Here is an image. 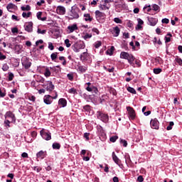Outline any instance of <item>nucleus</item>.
<instances>
[{
  "instance_id": "f257e3e1",
  "label": "nucleus",
  "mask_w": 182,
  "mask_h": 182,
  "mask_svg": "<svg viewBox=\"0 0 182 182\" xmlns=\"http://www.w3.org/2000/svg\"><path fill=\"white\" fill-rule=\"evenodd\" d=\"M120 58L121 59H125L127 60H128V63H129V65H131L132 66H133L134 68V63L133 62H134V59H136L134 58V56L132 54H129V53L122 51L120 53Z\"/></svg>"
},
{
  "instance_id": "f03ea898",
  "label": "nucleus",
  "mask_w": 182,
  "mask_h": 182,
  "mask_svg": "<svg viewBox=\"0 0 182 182\" xmlns=\"http://www.w3.org/2000/svg\"><path fill=\"white\" fill-rule=\"evenodd\" d=\"M85 48L86 45L85 44V42L82 41H77L72 46L73 50H74L76 53H78V52H80V50L85 49Z\"/></svg>"
},
{
  "instance_id": "7ed1b4c3",
  "label": "nucleus",
  "mask_w": 182,
  "mask_h": 182,
  "mask_svg": "<svg viewBox=\"0 0 182 182\" xmlns=\"http://www.w3.org/2000/svg\"><path fill=\"white\" fill-rule=\"evenodd\" d=\"M80 13V9L79 7L74 6H72L71 11L70 12V19H79V14Z\"/></svg>"
},
{
  "instance_id": "20e7f679",
  "label": "nucleus",
  "mask_w": 182,
  "mask_h": 182,
  "mask_svg": "<svg viewBox=\"0 0 182 182\" xmlns=\"http://www.w3.org/2000/svg\"><path fill=\"white\" fill-rule=\"evenodd\" d=\"M95 18L99 23H104L106 19V14L99 10L95 11Z\"/></svg>"
},
{
  "instance_id": "39448f33",
  "label": "nucleus",
  "mask_w": 182,
  "mask_h": 182,
  "mask_svg": "<svg viewBox=\"0 0 182 182\" xmlns=\"http://www.w3.org/2000/svg\"><path fill=\"white\" fill-rule=\"evenodd\" d=\"M97 117L104 123H107V122H109V115L100 111L97 112Z\"/></svg>"
},
{
  "instance_id": "423d86ee",
  "label": "nucleus",
  "mask_w": 182,
  "mask_h": 182,
  "mask_svg": "<svg viewBox=\"0 0 182 182\" xmlns=\"http://www.w3.org/2000/svg\"><path fill=\"white\" fill-rule=\"evenodd\" d=\"M53 99H58V92H55V96L52 97L49 95H45L43 97V102L46 105H52V102H53Z\"/></svg>"
},
{
  "instance_id": "0eeeda50",
  "label": "nucleus",
  "mask_w": 182,
  "mask_h": 182,
  "mask_svg": "<svg viewBox=\"0 0 182 182\" xmlns=\"http://www.w3.org/2000/svg\"><path fill=\"white\" fill-rule=\"evenodd\" d=\"M41 136L43 137V139H44V140H51L52 139V135L50 134V132H48V131H44L43 129H42L40 132Z\"/></svg>"
},
{
  "instance_id": "6e6552de",
  "label": "nucleus",
  "mask_w": 182,
  "mask_h": 182,
  "mask_svg": "<svg viewBox=\"0 0 182 182\" xmlns=\"http://www.w3.org/2000/svg\"><path fill=\"white\" fill-rule=\"evenodd\" d=\"M150 124H151V129H155L156 130H159L160 122H159V120L157 119V118L151 119L150 122Z\"/></svg>"
},
{
  "instance_id": "1a4fd4ad",
  "label": "nucleus",
  "mask_w": 182,
  "mask_h": 182,
  "mask_svg": "<svg viewBox=\"0 0 182 182\" xmlns=\"http://www.w3.org/2000/svg\"><path fill=\"white\" fill-rule=\"evenodd\" d=\"M24 29L26 32L31 33L33 32V23L32 21H29L26 23L24 25Z\"/></svg>"
},
{
  "instance_id": "9d476101",
  "label": "nucleus",
  "mask_w": 182,
  "mask_h": 182,
  "mask_svg": "<svg viewBox=\"0 0 182 182\" xmlns=\"http://www.w3.org/2000/svg\"><path fill=\"white\" fill-rule=\"evenodd\" d=\"M5 119H11V122L16 123V117H15V114L12 113V112L9 111L6 112L4 115Z\"/></svg>"
},
{
  "instance_id": "9b49d317",
  "label": "nucleus",
  "mask_w": 182,
  "mask_h": 182,
  "mask_svg": "<svg viewBox=\"0 0 182 182\" xmlns=\"http://www.w3.org/2000/svg\"><path fill=\"white\" fill-rule=\"evenodd\" d=\"M127 110L130 119H132V120H134V119H136V112L134 109L132 107H127Z\"/></svg>"
},
{
  "instance_id": "f8f14e48",
  "label": "nucleus",
  "mask_w": 182,
  "mask_h": 182,
  "mask_svg": "<svg viewBox=\"0 0 182 182\" xmlns=\"http://www.w3.org/2000/svg\"><path fill=\"white\" fill-rule=\"evenodd\" d=\"M22 65L25 68V69H29L31 68L32 63L28 59V58L25 57L22 60Z\"/></svg>"
},
{
  "instance_id": "ddd939ff",
  "label": "nucleus",
  "mask_w": 182,
  "mask_h": 182,
  "mask_svg": "<svg viewBox=\"0 0 182 182\" xmlns=\"http://www.w3.org/2000/svg\"><path fill=\"white\" fill-rule=\"evenodd\" d=\"M46 156H48V154L46 152V151H40L36 154V159L37 161H39V160H38V159H40L41 160H43V159H45V157H46Z\"/></svg>"
},
{
  "instance_id": "4468645a",
  "label": "nucleus",
  "mask_w": 182,
  "mask_h": 182,
  "mask_svg": "<svg viewBox=\"0 0 182 182\" xmlns=\"http://www.w3.org/2000/svg\"><path fill=\"white\" fill-rule=\"evenodd\" d=\"M113 36L117 37L120 35V28L118 26H115L109 30Z\"/></svg>"
},
{
  "instance_id": "2eb2a0df",
  "label": "nucleus",
  "mask_w": 182,
  "mask_h": 182,
  "mask_svg": "<svg viewBox=\"0 0 182 182\" xmlns=\"http://www.w3.org/2000/svg\"><path fill=\"white\" fill-rule=\"evenodd\" d=\"M56 11L58 15H65V14H66V9H65V7L62 6H58Z\"/></svg>"
},
{
  "instance_id": "dca6fc26",
  "label": "nucleus",
  "mask_w": 182,
  "mask_h": 182,
  "mask_svg": "<svg viewBox=\"0 0 182 182\" xmlns=\"http://www.w3.org/2000/svg\"><path fill=\"white\" fill-rule=\"evenodd\" d=\"M45 87L48 92H52L55 89V85H53L51 81H48Z\"/></svg>"
},
{
  "instance_id": "f3484780",
  "label": "nucleus",
  "mask_w": 182,
  "mask_h": 182,
  "mask_svg": "<svg viewBox=\"0 0 182 182\" xmlns=\"http://www.w3.org/2000/svg\"><path fill=\"white\" fill-rule=\"evenodd\" d=\"M149 25L151 26H156L157 25V18L153 17H148Z\"/></svg>"
},
{
  "instance_id": "a211bd4d",
  "label": "nucleus",
  "mask_w": 182,
  "mask_h": 182,
  "mask_svg": "<svg viewBox=\"0 0 182 182\" xmlns=\"http://www.w3.org/2000/svg\"><path fill=\"white\" fill-rule=\"evenodd\" d=\"M80 58L81 60H89V59H90V55L87 52H84L80 55Z\"/></svg>"
},
{
  "instance_id": "6ab92c4d",
  "label": "nucleus",
  "mask_w": 182,
  "mask_h": 182,
  "mask_svg": "<svg viewBox=\"0 0 182 182\" xmlns=\"http://www.w3.org/2000/svg\"><path fill=\"white\" fill-rule=\"evenodd\" d=\"M68 29L69 31V33H72L75 32V31H77V25L73 24L71 26H68Z\"/></svg>"
},
{
  "instance_id": "aec40b11",
  "label": "nucleus",
  "mask_w": 182,
  "mask_h": 182,
  "mask_svg": "<svg viewBox=\"0 0 182 182\" xmlns=\"http://www.w3.org/2000/svg\"><path fill=\"white\" fill-rule=\"evenodd\" d=\"M58 105H60L62 107H66L68 105V101L65 98H61L58 100Z\"/></svg>"
},
{
  "instance_id": "412c9836",
  "label": "nucleus",
  "mask_w": 182,
  "mask_h": 182,
  "mask_svg": "<svg viewBox=\"0 0 182 182\" xmlns=\"http://www.w3.org/2000/svg\"><path fill=\"white\" fill-rule=\"evenodd\" d=\"M84 20L85 22H92V21H93V17L90 16V14H85Z\"/></svg>"
},
{
  "instance_id": "4be33fe9",
  "label": "nucleus",
  "mask_w": 182,
  "mask_h": 182,
  "mask_svg": "<svg viewBox=\"0 0 182 182\" xmlns=\"http://www.w3.org/2000/svg\"><path fill=\"white\" fill-rule=\"evenodd\" d=\"M86 90H87V92H94V93L97 94V92H99V90H97V87L92 86V87H87Z\"/></svg>"
},
{
  "instance_id": "5701e85b",
  "label": "nucleus",
  "mask_w": 182,
  "mask_h": 182,
  "mask_svg": "<svg viewBox=\"0 0 182 182\" xmlns=\"http://www.w3.org/2000/svg\"><path fill=\"white\" fill-rule=\"evenodd\" d=\"M112 160L116 164H119V163H121L122 161L120 159H119V157L116 156V154L114 152H112Z\"/></svg>"
},
{
  "instance_id": "b1692460",
  "label": "nucleus",
  "mask_w": 182,
  "mask_h": 182,
  "mask_svg": "<svg viewBox=\"0 0 182 182\" xmlns=\"http://www.w3.org/2000/svg\"><path fill=\"white\" fill-rule=\"evenodd\" d=\"M77 70L81 73H85L87 70V66L80 65L78 66Z\"/></svg>"
},
{
  "instance_id": "393cba45",
  "label": "nucleus",
  "mask_w": 182,
  "mask_h": 182,
  "mask_svg": "<svg viewBox=\"0 0 182 182\" xmlns=\"http://www.w3.org/2000/svg\"><path fill=\"white\" fill-rule=\"evenodd\" d=\"M99 8L100 11H108V9H110V6H106L102 4V3L100 4Z\"/></svg>"
},
{
  "instance_id": "a878e982",
  "label": "nucleus",
  "mask_w": 182,
  "mask_h": 182,
  "mask_svg": "<svg viewBox=\"0 0 182 182\" xmlns=\"http://www.w3.org/2000/svg\"><path fill=\"white\" fill-rule=\"evenodd\" d=\"M32 16V12L28 11V12H23L22 14V16L23 18H25L26 19H28V18H31V16Z\"/></svg>"
},
{
  "instance_id": "bb28decb",
  "label": "nucleus",
  "mask_w": 182,
  "mask_h": 182,
  "mask_svg": "<svg viewBox=\"0 0 182 182\" xmlns=\"http://www.w3.org/2000/svg\"><path fill=\"white\" fill-rule=\"evenodd\" d=\"M37 18L40 20V21H46V17H41L42 16V11H38L36 14Z\"/></svg>"
},
{
  "instance_id": "cd10ccee",
  "label": "nucleus",
  "mask_w": 182,
  "mask_h": 182,
  "mask_svg": "<svg viewBox=\"0 0 182 182\" xmlns=\"http://www.w3.org/2000/svg\"><path fill=\"white\" fill-rule=\"evenodd\" d=\"M5 96H6V91L4 88H0V97H5Z\"/></svg>"
},
{
  "instance_id": "c85d7f7f",
  "label": "nucleus",
  "mask_w": 182,
  "mask_h": 182,
  "mask_svg": "<svg viewBox=\"0 0 182 182\" xmlns=\"http://www.w3.org/2000/svg\"><path fill=\"white\" fill-rule=\"evenodd\" d=\"M53 149L55 150H59L60 149V144L59 143H53Z\"/></svg>"
},
{
  "instance_id": "c756f323",
  "label": "nucleus",
  "mask_w": 182,
  "mask_h": 182,
  "mask_svg": "<svg viewBox=\"0 0 182 182\" xmlns=\"http://www.w3.org/2000/svg\"><path fill=\"white\" fill-rule=\"evenodd\" d=\"M169 36V37H167ZM167 36L165 37V42L166 43H168V42H170V41H171V37L172 36L171 33H168Z\"/></svg>"
},
{
  "instance_id": "7c9ffc66",
  "label": "nucleus",
  "mask_w": 182,
  "mask_h": 182,
  "mask_svg": "<svg viewBox=\"0 0 182 182\" xmlns=\"http://www.w3.org/2000/svg\"><path fill=\"white\" fill-rule=\"evenodd\" d=\"M50 58H51V60H55V59L58 58V53H53L50 55Z\"/></svg>"
},
{
  "instance_id": "2f4dec72",
  "label": "nucleus",
  "mask_w": 182,
  "mask_h": 182,
  "mask_svg": "<svg viewBox=\"0 0 182 182\" xmlns=\"http://www.w3.org/2000/svg\"><path fill=\"white\" fill-rule=\"evenodd\" d=\"M127 90H128V92H129V93H132L133 95H136V90H134V88H133L132 87H128Z\"/></svg>"
},
{
  "instance_id": "473e14b6",
  "label": "nucleus",
  "mask_w": 182,
  "mask_h": 182,
  "mask_svg": "<svg viewBox=\"0 0 182 182\" xmlns=\"http://www.w3.org/2000/svg\"><path fill=\"white\" fill-rule=\"evenodd\" d=\"M44 75L46 77H49V76H50V70H49V68L46 69Z\"/></svg>"
},
{
  "instance_id": "72a5a7b5",
  "label": "nucleus",
  "mask_w": 182,
  "mask_h": 182,
  "mask_svg": "<svg viewBox=\"0 0 182 182\" xmlns=\"http://www.w3.org/2000/svg\"><path fill=\"white\" fill-rule=\"evenodd\" d=\"M162 70L161 68H154V73H155V75H159V73H161Z\"/></svg>"
},
{
  "instance_id": "f704fd0d",
  "label": "nucleus",
  "mask_w": 182,
  "mask_h": 182,
  "mask_svg": "<svg viewBox=\"0 0 182 182\" xmlns=\"http://www.w3.org/2000/svg\"><path fill=\"white\" fill-rule=\"evenodd\" d=\"M175 61L179 65V66H182V60L181 58L176 57L175 58Z\"/></svg>"
},
{
  "instance_id": "c9c22d12",
  "label": "nucleus",
  "mask_w": 182,
  "mask_h": 182,
  "mask_svg": "<svg viewBox=\"0 0 182 182\" xmlns=\"http://www.w3.org/2000/svg\"><path fill=\"white\" fill-rule=\"evenodd\" d=\"M9 69V65H8V64L5 63L3 65L2 70H4V72H6Z\"/></svg>"
},
{
  "instance_id": "e433bc0d",
  "label": "nucleus",
  "mask_w": 182,
  "mask_h": 182,
  "mask_svg": "<svg viewBox=\"0 0 182 182\" xmlns=\"http://www.w3.org/2000/svg\"><path fill=\"white\" fill-rule=\"evenodd\" d=\"M21 11H31V6H21Z\"/></svg>"
},
{
  "instance_id": "4c0bfd02",
  "label": "nucleus",
  "mask_w": 182,
  "mask_h": 182,
  "mask_svg": "<svg viewBox=\"0 0 182 182\" xmlns=\"http://www.w3.org/2000/svg\"><path fill=\"white\" fill-rule=\"evenodd\" d=\"M119 139V136H111L109 138L110 141H112V143H114L116 141V140H117Z\"/></svg>"
},
{
  "instance_id": "58836bf2",
  "label": "nucleus",
  "mask_w": 182,
  "mask_h": 182,
  "mask_svg": "<svg viewBox=\"0 0 182 182\" xmlns=\"http://www.w3.org/2000/svg\"><path fill=\"white\" fill-rule=\"evenodd\" d=\"M65 44L67 48H70V46H72V44L70 43V41H69V39L65 40Z\"/></svg>"
},
{
  "instance_id": "ea45409f",
  "label": "nucleus",
  "mask_w": 182,
  "mask_h": 182,
  "mask_svg": "<svg viewBox=\"0 0 182 182\" xmlns=\"http://www.w3.org/2000/svg\"><path fill=\"white\" fill-rule=\"evenodd\" d=\"M14 77H15V75H14V73H9V82H12V80H14Z\"/></svg>"
},
{
  "instance_id": "a19ab883",
  "label": "nucleus",
  "mask_w": 182,
  "mask_h": 182,
  "mask_svg": "<svg viewBox=\"0 0 182 182\" xmlns=\"http://www.w3.org/2000/svg\"><path fill=\"white\" fill-rule=\"evenodd\" d=\"M173 126H174V122H170L169 125L166 127V130H171V129H173Z\"/></svg>"
},
{
  "instance_id": "79ce46f5",
  "label": "nucleus",
  "mask_w": 182,
  "mask_h": 182,
  "mask_svg": "<svg viewBox=\"0 0 182 182\" xmlns=\"http://www.w3.org/2000/svg\"><path fill=\"white\" fill-rule=\"evenodd\" d=\"M68 93H70L71 95H76V89L75 88H71L68 90Z\"/></svg>"
},
{
  "instance_id": "37998d69",
  "label": "nucleus",
  "mask_w": 182,
  "mask_h": 182,
  "mask_svg": "<svg viewBox=\"0 0 182 182\" xmlns=\"http://www.w3.org/2000/svg\"><path fill=\"white\" fill-rule=\"evenodd\" d=\"M14 6H15V5H14V4H9L6 6L7 10L11 11V9H14Z\"/></svg>"
},
{
  "instance_id": "c03bdc74",
  "label": "nucleus",
  "mask_w": 182,
  "mask_h": 182,
  "mask_svg": "<svg viewBox=\"0 0 182 182\" xmlns=\"http://www.w3.org/2000/svg\"><path fill=\"white\" fill-rule=\"evenodd\" d=\"M37 33H41V35H45V33H46V30H41V28H38Z\"/></svg>"
},
{
  "instance_id": "a18cd8bd",
  "label": "nucleus",
  "mask_w": 182,
  "mask_h": 182,
  "mask_svg": "<svg viewBox=\"0 0 182 182\" xmlns=\"http://www.w3.org/2000/svg\"><path fill=\"white\" fill-rule=\"evenodd\" d=\"M100 46H102V42L100 41H97L95 43V48H96V49H98V48H100Z\"/></svg>"
},
{
  "instance_id": "49530a36",
  "label": "nucleus",
  "mask_w": 182,
  "mask_h": 182,
  "mask_svg": "<svg viewBox=\"0 0 182 182\" xmlns=\"http://www.w3.org/2000/svg\"><path fill=\"white\" fill-rule=\"evenodd\" d=\"M152 8L154 11H160V6H159L157 4H154Z\"/></svg>"
},
{
  "instance_id": "de8ad7c7",
  "label": "nucleus",
  "mask_w": 182,
  "mask_h": 182,
  "mask_svg": "<svg viewBox=\"0 0 182 182\" xmlns=\"http://www.w3.org/2000/svg\"><path fill=\"white\" fill-rule=\"evenodd\" d=\"M114 22H115V23H122L123 21L119 18H114Z\"/></svg>"
},
{
  "instance_id": "09e8293b",
  "label": "nucleus",
  "mask_w": 182,
  "mask_h": 182,
  "mask_svg": "<svg viewBox=\"0 0 182 182\" xmlns=\"http://www.w3.org/2000/svg\"><path fill=\"white\" fill-rule=\"evenodd\" d=\"M48 49H50V50H53V49H55V46H53V43L50 42L48 43Z\"/></svg>"
},
{
  "instance_id": "8fccbe9b",
  "label": "nucleus",
  "mask_w": 182,
  "mask_h": 182,
  "mask_svg": "<svg viewBox=\"0 0 182 182\" xmlns=\"http://www.w3.org/2000/svg\"><path fill=\"white\" fill-rule=\"evenodd\" d=\"M104 68L109 73H112L114 72V68H113V67H112L111 68H107L106 67H104Z\"/></svg>"
},
{
  "instance_id": "3c124183",
  "label": "nucleus",
  "mask_w": 182,
  "mask_h": 182,
  "mask_svg": "<svg viewBox=\"0 0 182 182\" xmlns=\"http://www.w3.org/2000/svg\"><path fill=\"white\" fill-rule=\"evenodd\" d=\"M4 124H6V126H8V127H11V121H9V119H5L4 120Z\"/></svg>"
},
{
  "instance_id": "603ef678",
  "label": "nucleus",
  "mask_w": 182,
  "mask_h": 182,
  "mask_svg": "<svg viewBox=\"0 0 182 182\" xmlns=\"http://www.w3.org/2000/svg\"><path fill=\"white\" fill-rule=\"evenodd\" d=\"M5 59H6V55L0 52V60H5Z\"/></svg>"
},
{
  "instance_id": "864d4df0",
  "label": "nucleus",
  "mask_w": 182,
  "mask_h": 182,
  "mask_svg": "<svg viewBox=\"0 0 182 182\" xmlns=\"http://www.w3.org/2000/svg\"><path fill=\"white\" fill-rule=\"evenodd\" d=\"M121 144H123L124 147H127V141H126L124 139H122Z\"/></svg>"
},
{
  "instance_id": "5fc2aeb1",
  "label": "nucleus",
  "mask_w": 182,
  "mask_h": 182,
  "mask_svg": "<svg viewBox=\"0 0 182 182\" xmlns=\"http://www.w3.org/2000/svg\"><path fill=\"white\" fill-rule=\"evenodd\" d=\"M67 77L68 80H73V74L69 73L67 75Z\"/></svg>"
},
{
  "instance_id": "6e6d98bb",
  "label": "nucleus",
  "mask_w": 182,
  "mask_h": 182,
  "mask_svg": "<svg viewBox=\"0 0 182 182\" xmlns=\"http://www.w3.org/2000/svg\"><path fill=\"white\" fill-rule=\"evenodd\" d=\"M92 38V34L87 33L84 36V39H90Z\"/></svg>"
},
{
  "instance_id": "4d7b16f0",
  "label": "nucleus",
  "mask_w": 182,
  "mask_h": 182,
  "mask_svg": "<svg viewBox=\"0 0 182 182\" xmlns=\"http://www.w3.org/2000/svg\"><path fill=\"white\" fill-rule=\"evenodd\" d=\"M161 22L162 23H168V22H170V20H168V18H163Z\"/></svg>"
},
{
  "instance_id": "13d9d810",
  "label": "nucleus",
  "mask_w": 182,
  "mask_h": 182,
  "mask_svg": "<svg viewBox=\"0 0 182 182\" xmlns=\"http://www.w3.org/2000/svg\"><path fill=\"white\" fill-rule=\"evenodd\" d=\"M137 181H138L139 182H143V181H144V178H143V176H138V178H137Z\"/></svg>"
},
{
  "instance_id": "bf43d9fd",
  "label": "nucleus",
  "mask_w": 182,
  "mask_h": 182,
  "mask_svg": "<svg viewBox=\"0 0 182 182\" xmlns=\"http://www.w3.org/2000/svg\"><path fill=\"white\" fill-rule=\"evenodd\" d=\"M45 4L44 0H41L40 1H38V2H37L38 6H42V4Z\"/></svg>"
},
{
  "instance_id": "052dcab7",
  "label": "nucleus",
  "mask_w": 182,
  "mask_h": 182,
  "mask_svg": "<svg viewBox=\"0 0 182 182\" xmlns=\"http://www.w3.org/2000/svg\"><path fill=\"white\" fill-rule=\"evenodd\" d=\"M11 19H13V21H19V18H18V16H15V15H12V16H11Z\"/></svg>"
},
{
  "instance_id": "680f3d73",
  "label": "nucleus",
  "mask_w": 182,
  "mask_h": 182,
  "mask_svg": "<svg viewBox=\"0 0 182 182\" xmlns=\"http://www.w3.org/2000/svg\"><path fill=\"white\" fill-rule=\"evenodd\" d=\"M141 28H143V26H141V24H137L136 25V26L135 27V29L136 30V31H140V29H141Z\"/></svg>"
},
{
  "instance_id": "e2e57ef3",
  "label": "nucleus",
  "mask_w": 182,
  "mask_h": 182,
  "mask_svg": "<svg viewBox=\"0 0 182 182\" xmlns=\"http://www.w3.org/2000/svg\"><path fill=\"white\" fill-rule=\"evenodd\" d=\"M83 109H84V110L89 112V110H90V105H85V106H84Z\"/></svg>"
},
{
  "instance_id": "0e129e2a",
  "label": "nucleus",
  "mask_w": 182,
  "mask_h": 182,
  "mask_svg": "<svg viewBox=\"0 0 182 182\" xmlns=\"http://www.w3.org/2000/svg\"><path fill=\"white\" fill-rule=\"evenodd\" d=\"M89 135H90V134L87 133V132H86V133L84 134V137H85V139H86L87 141H88L89 139H90V138H89Z\"/></svg>"
},
{
  "instance_id": "69168bd1",
  "label": "nucleus",
  "mask_w": 182,
  "mask_h": 182,
  "mask_svg": "<svg viewBox=\"0 0 182 182\" xmlns=\"http://www.w3.org/2000/svg\"><path fill=\"white\" fill-rule=\"evenodd\" d=\"M29 100H31V102H35V100H36V97H35V96H31L28 97Z\"/></svg>"
},
{
  "instance_id": "338daca9",
  "label": "nucleus",
  "mask_w": 182,
  "mask_h": 182,
  "mask_svg": "<svg viewBox=\"0 0 182 182\" xmlns=\"http://www.w3.org/2000/svg\"><path fill=\"white\" fill-rule=\"evenodd\" d=\"M21 156H22L23 159H28V153L23 152V153L21 154Z\"/></svg>"
},
{
  "instance_id": "774afa93",
  "label": "nucleus",
  "mask_w": 182,
  "mask_h": 182,
  "mask_svg": "<svg viewBox=\"0 0 182 182\" xmlns=\"http://www.w3.org/2000/svg\"><path fill=\"white\" fill-rule=\"evenodd\" d=\"M137 21H138V24L141 26L144 23V21H143V20H141V18H138Z\"/></svg>"
}]
</instances>
